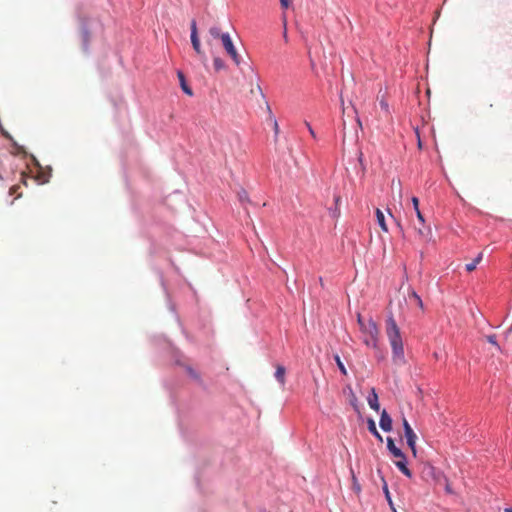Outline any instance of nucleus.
I'll return each mask as SVG.
<instances>
[{
	"mask_svg": "<svg viewBox=\"0 0 512 512\" xmlns=\"http://www.w3.org/2000/svg\"><path fill=\"white\" fill-rule=\"evenodd\" d=\"M386 335L392 348V359L396 364L405 362L404 346L400 328L398 327L394 317L390 315L386 321Z\"/></svg>",
	"mask_w": 512,
	"mask_h": 512,
	"instance_id": "f257e3e1",
	"label": "nucleus"
},
{
	"mask_svg": "<svg viewBox=\"0 0 512 512\" xmlns=\"http://www.w3.org/2000/svg\"><path fill=\"white\" fill-rule=\"evenodd\" d=\"M362 340L368 347L376 349L378 346L379 330L376 323L370 318L367 324L360 329Z\"/></svg>",
	"mask_w": 512,
	"mask_h": 512,
	"instance_id": "f03ea898",
	"label": "nucleus"
},
{
	"mask_svg": "<svg viewBox=\"0 0 512 512\" xmlns=\"http://www.w3.org/2000/svg\"><path fill=\"white\" fill-rule=\"evenodd\" d=\"M402 424H403V428H404V435H405V438L407 441V445L411 449L413 456L416 457L417 456V449H416L417 435L415 434V432L413 431L412 427L410 426L409 422L407 421V419L405 417H403V419H402Z\"/></svg>",
	"mask_w": 512,
	"mask_h": 512,
	"instance_id": "7ed1b4c3",
	"label": "nucleus"
},
{
	"mask_svg": "<svg viewBox=\"0 0 512 512\" xmlns=\"http://www.w3.org/2000/svg\"><path fill=\"white\" fill-rule=\"evenodd\" d=\"M221 41L227 54L232 58L233 62L239 66L241 58L233 45L230 35L228 33L221 35Z\"/></svg>",
	"mask_w": 512,
	"mask_h": 512,
	"instance_id": "20e7f679",
	"label": "nucleus"
},
{
	"mask_svg": "<svg viewBox=\"0 0 512 512\" xmlns=\"http://www.w3.org/2000/svg\"><path fill=\"white\" fill-rule=\"evenodd\" d=\"M422 477L424 480L429 481L433 480L436 484H442V478H444V474L437 470L434 466L427 464L424 465L422 470Z\"/></svg>",
	"mask_w": 512,
	"mask_h": 512,
	"instance_id": "39448f33",
	"label": "nucleus"
},
{
	"mask_svg": "<svg viewBox=\"0 0 512 512\" xmlns=\"http://www.w3.org/2000/svg\"><path fill=\"white\" fill-rule=\"evenodd\" d=\"M191 43H192L193 49H194L195 53L197 54L199 60L201 61V63L203 64L204 67H207L208 66V58L201 47L199 37L191 38Z\"/></svg>",
	"mask_w": 512,
	"mask_h": 512,
	"instance_id": "423d86ee",
	"label": "nucleus"
},
{
	"mask_svg": "<svg viewBox=\"0 0 512 512\" xmlns=\"http://www.w3.org/2000/svg\"><path fill=\"white\" fill-rule=\"evenodd\" d=\"M416 216H417V219L420 223V226H414V229L417 231V233L421 236V237H425L428 235V232H429V228H426L425 227V220H424V216L423 214L421 213L420 209H417L416 211Z\"/></svg>",
	"mask_w": 512,
	"mask_h": 512,
	"instance_id": "0eeeda50",
	"label": "nucleus"
},
{
	"mask_svg": "<svg viewBox=\"0 0 512 512\" xmlns=\"http://www.w3.org/2000/svg\"><path fill=\"white\" fill-rule=\"evenodd\" d=\"M379 424L381 429L384 430L385 432H389L392 430V419L386 410H383L381 412Z\"/></svg>",
	"mask_w": 512,
	"mask_h": 512,
	"instance_id": "6e6552de",
	"label": "nucleus"
},
{
	"mask_svg": "<svg viewBox=\"0 0 512 512\" xmlns=\"http://www.w3.org/2000/svg\"><path fill=\"white\" fill-rule=\"evenodd\" d=\"M387 448L395 458L404 459V453L401 449L396 447L394 440L391 437L387 438Z\"/></svg>",
	"mask_w": 512,
	"mask_h": 512,
	"instance_id": "1a4fd4ad",
	"label": "nucleus"
},
{
	"mask_svg": "<svg viewBox=\"0 0 512 512\" xmlns=\"http://www.w3.org/2000/svg\"><path fill=\"white\" fill-rule=\"evenodd\" d=\"M396 467L407 477H412V472L407 467L406 456L404 455V459H399L395 462Z\"/></svg>",
	"mask_w": 512,
	"mask_h": 512,
	"instance_id": "9d476101",
	"label": "nucleus"
},
{
	"mask_svg": "<svg viewBox=\"0 0 512 512\" xmlns=\"http://www.w3.org/2000/svg\"><path fill=\"white\" fill-rule=\"evenodd\" d=\"M285 375H286L285 367L282 365H277L276 371H275V378L280 383L281 386H284L286 383Z\"/></svg>",
	"mask_w": 512,
	"mask_h": 512,
	"instance_id": "9b49d317",
	"label": "nucleus"
},
{
	"mask_svg": "<svg viewBox=\"0 0 512 512\" xmlns=\"http://www.w3.org/2000/svg\"><path fill=\"white\" fill-rule=\"evenodd\" d=\"M368 404H369L370 408L373 409L374 411H376V412L379 411L380 405L378 402V395L374 388H372V393L368 397Z\"/></svg>",
	"mask_w": 512,
	"mask_h": 512,
	"instance_id": "f8f14e48",
	"label": "nucleus"
},
{
	"mask_svg": "<svg viewBox=\"0 0 512 512\" xmlns=\"http://www.w3.org/2000/svg\"><path fill=\"white\" fill-rule=\"evenodd\" d=\"M177 76H178V79H179V82H180V86H181V88H182L183 92H184L185 94H187L188 96H192V95H193V91H192V89L187 85V83H186V79H185V76H184L183 72L178 71Z\"/></svg>",
	"mask_w": 512,
	"mask_h": 512,
	"instance_id": "ddd939ff",
	"label": "nucleus"
},
{
	"mask_svg": "<svg viewBox=\"0 0 512 512\" xmlns=\"http://www.w3.org/2000/svg\"><path fill=\"white\" fill-rule=\"evenodd\" d=\"M376 217H377V222H378L379 226L381 227V229L384 232H388V227L385 222V216H384L383 212L378 208L376 209Z\"/></svg>",
	"mask_w": 512,
	"mask_h": 512,
	"instance_id": "4468645a",
	"label": "nucleus"
},
{
	"mask_svg": "<svg viewBox=\"0 0 512 512\" xmlns=\"http://www.w3.org/2000/svg\"><path fill=\"white\" fill-rule=\"evenodd\" d=\"M368 430L379 440L382 441L383 438L381 434L378 432L376 428V424L373 419H368Z\"/></svg>",
	"mask_w": 512,
	"mask_h": 512,
	"instance_id": "2eb2a0df",
	"label": "nucleus"
},
{
	"mask_svg": "<svg viewBox=\"0 0 512 512\" xmlns=\"http://www.w3.org/2000/svg\"><path fill=\"white\" fill-rule=\"evenodd\" d=\"M483 257L482 253H479L478 256L471 262L466 264L465 268L468 272H472L476 269L477 265L481 262Z\"/></svg>",
	"mask_w": 512,
	"mask_h": 512,
	"instance_id": "dca6fc26",
	"label": "nucleus"
},
{
	"mask_svg": "<svg viewBox=\"0 0 512 512\" xmlns=\"http://www.w3.org/2000/svg\"><path fill=\"white\" fill-rule=\"evenodd\" d=\"M409 299L411 301H414L415 304L420 307L421 309H423V302H422V299L420 298V296L415 292V291H412L410 294H409Z\"/></svg>",
	"mask_w": 512,
	"mask_h": 512,
	"instance_id": "f3484780",
	"label": "nucleus"
},
{
	"mask_svg": "<svg viewBox=\"0 0 512 512\" xmlns=\"http://www.w3.org/2000/svg\"><path fill=\"white\" fill-rule=\"evenodd\" d=\"M213 64L216 71L223 70L226 67L224 61L219 57H214Z\"/></svg>",
	"mask_w": 512,
	"mask_h": 512,
	"instance_id": "a211bd4d",
	"label": "nucleus"
},
{
	"mask_svg": "<svg viewBox=\"0 0 512 512\" xmlns=\"http://www.w3.org/2000/svg\"><path fill=\"white\" fill-rule=\"evenodd\" d=\"M334 360H335V362H336V364H337V366H338L339 370L341 371V373H342L343 375H347V370H346V368H345V366H344L343 362L341 361L340 356L336 354V355L334 356Z\"/></svg>",
	"mask_w": 512,
	"mask_h": 512,
	"instance_id": "6ab92c4d",
	"label": "nucleus"
},
{
	"mask_svg": "<svg viewBox=\"0 0 512 512\" xmlns=\"http://www.w3.org/2000/svg\"><path fill=\"white\" fill-rule=\"evenodd\" d=\"M209 33H210V35H211L213 38H215V39H217V38H220V39H221V35H223V34H224V33H221L220 28H219V27H216V26L211 27V28L209 29Z\"/></svg>",
	"mask_w": 512,
	"mask_h": 512,
	"instance_id": "aec40b11",
	"label": "nucleus"
},
{
	"mask_svg": "<svg viewBox=\"0 0 512 512\" xmlns=\"http://www.w3.org/2000/svg\"><path fill=\"white\" fill-rule=\"evenodd\" d=\"M383 490H384V493H385V497L391 507V509L396 512L395 508L393 507V502H392V499H391V496H390V492L388 490V487H387V484L384 483V487H383Z\"/></svg>",
	"mask_w": 512,
	"mask_h": 512,
	"instance_id": "412c9836",
	"label": "nucleus"
},
{
	"mask_svg": "<svg viewBox=\"0 0 512 512\" xmlns=\"http://www.w3.org/2000/svg\"><path fill=\"white\" fill-rule=\"evenodd\" d=\"M442 483L444 484L445 486V491L446 493L448 494H453V490L451 488V485L449 483V480L446 478V476L444 475V478H442Z\"/></svg>",
	"mask_w": 512,
	"mask_h": 512,
	"instance_id": "4be33fe9",
	"label": "nucleus"
},
{
	"mask_svg": "<svg viewBox=\"0 0 512 512\" xmlns=\"http://www.w3.org/2000/svg\"><path fill=\"white\" fill-rule=\"evenodd\" d=\"M487 341L489 343H491L492 345H494L498 350H500V346L499 344L497 343V340H496V335H488L486 337Z\"/></svg>",
	"mask_w": 512,
	"mask_h": 512,
	"instance_id": "5701e85b",
	"label": "nucleus"
},
{
	"mask_svg": "<svg viewBox=\"0 0 512 512\" xmlns=\"http://www.w3.org/2000/svg\"><path fill=\"white\" fill-rule=\"evenodd\" d=\"M198 37L196 21L191 22V38Z\"/></svg>",
	"mask_w": 512,
	"mask_h": 512,
	"instance_id": "b1692460",
	"label": "nucleus"
},
{
	"mask_svg": "<svg viewBox=\"0 0 512 512\" xmlns=\"http://www.w3.org/2000/svg\"><path fill=\"white\" fill-rule=\"evenodd\" d=\"M238 197L241 202L248 201V193L245 190H241L238 193Z\"/></svg>",
	"mask_w": 512,
	"mask_h": 512,
	"instance_id": "393cba45",
	"label": "nucleus"
},
{
	"mask_svg": "<svg viewBox=\"0 0 512 512\" xmlns=\"http://www.w3.org/2000/svg\"><path fill=\"white\" fill-rule=\"evenodd\" d=\"M187 372H188V374H189L192 378H194L195 380H199V379H200L199 374H198L194 369H192V368H190V367H189V368L187 369Z\"/></svg>",
	"mask_w": 512,
	"mask_h": 512,
	"instance_id": "a878e982",
	"label": "nucleus"
},
{
	"mask_svg": "<svg viewBox=\"0 0 512 512\" xmlns=\"http://www.w3.org/2000/svg\"><path fill=\"white\" fill-rule=\"evenodd\" d=\"M357 322L359 324L360 329L367 324V321L363 319L360 313L357 314Z\"/></svg>",
	"mask_w": 512,
	"mask_h": 512,
	"instance_id": "bb28decb",
	"label": "nucleus"
},
{
	"mask_svg": "<svg viewBox=\"0 0 512 512\" xmlns=\"http://www.w3.org/2000/svg\"><path fill=\"white\" fill-rule=\"evenodd\" d=\"M273 130H274L275 136L277 137L280 132V129H279L278 122L275 119L273 121Z\"/></svg>",
	"mask_w": 512,
	"mask_h": 512,
	"instance_id": "cd10ccee",
	"label": "nucleus"
},
{
	"mask_svg": "<svg viewBox=\"0 0 512 512\" xmlns=\"http://www.w3.org/2000/svg\"><path fill=\"white\" fill-rule=\"evenodd\" d=\"M290 0H280L281 7L287 9L290 6Z\"/></svg>",
	"mask_w": 512,
	"mask_h": 512,
	"instance_id": "c85d7f7f",
	"label": "nucleus"
},
{
	"mask_svg": "<svg viewBox=\"0 0 512 512\" xmlns=\"http://www.w3.org/2000/svg\"><path fill=\"white\" fill-rule=\"evenodd\" d=\"M305 125H306V127L308 128L309 133L311 134V136H312L313 138H315V137H316V134H315V132H314L313 128L311 127V125L309 124V122L305 121Z\"/></svg>",
	"mask_w": 512,
	"mask_h": 512,
	"instance_id": "c756f323",
	"label": "nucleus"
},
{
	"mask_svg": "<svg viewBox=\"0 0 512 512\" xmlns=\"http://www.w3.org/2000/svg\"><path fill=\"white\" fill-rule=\"evenodd\" d=\"M412 204L415 211L419 209V199L417 197L412 198Z\"/></svg>",
	"mask_w": 512,
	"mask_h": 512,
	"instance_id": "7c9ffc66",
	"label": "nucleus"
},
{
	"mask_svg": "<svg viewBox=\"0 0 512 512\" xmlns=\"http://www.w3.org/2000/svg\"><path fill=\"white\" fill-rule=\"evenodd\" d=\"M352 478H353V487H354L355 491L357 493H359L360 492V485L357 483L356 477L354 475H353Z\"/></svg>",
	"mask_w": 512,
	"mask_h": 512,
	"instance_id": "2f4dec72",
	"label": "nucleus"
},
{
	"mask_svg": "<svg viewBox=\"0 0 512 512\" xmlns=\"http://www.w3.org/2000/svg\"><path fill=\"white\" fill-rule=\"evenodd\" d=\"M380 104H381V107H382V108H384L385 110H387V108H388V104H387L386 102L381 101V102H380Z\"/></svg>",
	"mask_w": 512,
	"mask_h": 512,
	"instance_id": "473e14b6",
	"label": "nucleus"
},
{
	"mask_svg": "<svg viewBox=\"0 0 512 512\" xmlns=\"http://www.w3.org/2000/svg\"><path fill=\"white\" fill-rule=\"evenodd\" d=\"M504 512H512V508H505Z\"/></svg>",
	"mask_w": 512,
	"mask_h": 512,
	"instance_id": "72a5a7b5",
	"label": "nucleus"
},
{
	"mask_svg": "<svg viewBox=\"0 0 512 512\" xmlns=\"http://www.w3.org/2000/svg\"><path fill=\"white\" fill-rule=\"evenodd\" d=\"M397 226L400 228V230H402V226H401L400 222H397Z\"/></svg>",
	"mask_w": 512,
	"mask_h": 512,
	"instance_id": "f704fd0d",
	"label": "nucleus"
},
{
	"mask_svg": "<svg viewBox=\"0 0 512 512\" xmlns=\"http://www.w3.org/2000/svg\"><path fill=\"white\" fill-rule=\"evenodd\" d=\"M16 189V186H12L11 192H13Z\"/></svg>",
	"mask_w": 512,
	"mask_h": 512,
	"instance_id": "c9c22d12",
	"label": "nucleus"
},
{
	"mask_svg": "<svg viewBox=\"0 0 512 512\" xmlns=\"http://www.w3.org/2000/svg\"><path fill=\"white\" fill-rule=\"evenodd\" d=\"M512 332V326L509 328V333Z\"/></svg>",
	"mask_w": 512,
	"mask_h": 512,
	"instance_id": "e433bc0d",
	"label": "nucleus"
}]
</instances>
